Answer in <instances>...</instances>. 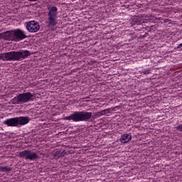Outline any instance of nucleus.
I'll list each match as a JSON object with an SVG mask.
<instances>
[{"mask_svg":"<svg viewBox=\"0 0 182 182\" xmlns=\"http://www.w3.org/2000/svg\"><path fill=\"white\" fill-rule=\"evenodd\" d=\"M28 36H26L25 31L21 28H17L11 31H7L6 32L0 33V39L4 41H11V42H19L26 39Z\"/></svg>","mask_w":182,"mask_h":182,"instance_id":"obj_1","label":"nucleus"},{"mask_svg":"<svg viewBox=\"0 0 182 182\" xmlns=\"http://www.w3.org/2000/svg\"><path fill=\"white\" fill-rule=\"evenodd\" d=\"M31 55H33V53H31L29 50H21L19 51H11L0 54V60H23L26 59Z\"/></svg>","mask_w":182,"mask_h":182,"instance_id":"obj_2","label":"nucleus"},{"mask_svg":"<svg viewBox=\"0 0 182 182\" xmlns=\"http://www.w3.org/2000/svg\"><path fill=\"white\" fill-rule=\"evenodd\" d=\"M92 112L85 111L75 112L68 117H65L63 120H73V122H90Z\"/></svg>","mask_w":182,"mask_h":182,"instance_id":"obj_3","label":"nucleus"},{"mask_svg":"<svg viewBox=\"0 0 182 182\" xmlns=\"http://www.w3.org/2000/svg\"><path fill=\"white\" fill-rule=\"evenodd\" d=\"M36 95L31 92H24L18 94V96L14 97L11 100L12 105H23V103H28V102H33L36 99Z\"/></svg>","mask_w":182,"mask_h":182,"instance_id":"obj_4","label":"nucleus"},{"mask_svg":"<svg viewBox=\"0 0 182 182\" xmlns=\"http://www.w3.org/2000/svg\"><path fill=\"white\" fill-rule=\"evenodd\" d=\"M48 28H53V26H56L58 22H56V19H58V7L56 6H48Z\"/></svg>","mask_w":182,"mask_h":182,"instance_id":"obj_5","label":"nucleus"},{"mask_svg":"<svg viewBox=\"0 0 182 182\" xmlns=\"http://www.w3.org/2000/svg\"><path fill=\"white\" fill-rule=\"evenodd\" d=\"M18 157L25 159V160L34 161V160L39 159V155L36 152H33L31 150H24L18 153Z\"/></svg>","mask_w":182,"mask_h":182,"instance_id":"obj_6","label":"nucleus"},{"mask_svg":"<svg viewBox=\"0 0 182 182\" xmlns=\"http://www.w3.org/2000/svg\"><path fill=\"white\" fill-rule=\"evenodd\" d=\"M25 25L28 32H30L31 33H35V32H38V31L41 29V26L39 25V23L36 21H31L26 22Z\"/></svg>","mask_w":182,"mask_h":182,"instance_id":"obj_7","label":"nucleus"},{"mask_svg":"<svg viewBox=\"0 0 182 182\" xmlns=\"http://www.w3.org/2000/svg\"><path fill=\"white\" fill-rule=\"evenodd\" d=\"M149 20L142 18L141 17H139L137 16H134L132 18V25H143V23H147Z\"/></svg>","mask_w":182,"mask_h":182,"instance_id":"obj_8","label":"nucleus"},{"mask_svg":"<svg viewBox=\"0 0 182 182\" xmlns=\"http://www.w3.org/2000/svg\"><path fill=\"white\" fill-rule=\"evenodd\" d=\"M4 124L11 127H18V118H10L7 119L6 121H4Z\"/></svg>","mask_w":182,"mask_h":182,"instance_id":"obj_9","label":"nucleus"},{"mask_svg":"<svg viewBox=\"0 0 182 182\" xmlns=\"http://www.w3.org/2000/svg\"><path fill=\"white\" fill-rule=\"evenodd\" d=\"M29 117H17L18 126H25L29 123Z\"/></svg>","mask_w":182,"mask_h":182,"instance_id":"obj_10","label":"nucleus"},{"mask_svg":"<svg viewBox=\"0 0 182 182\" xmlns=\"http://www.w3.org/2000/svg\"><path fill=\"white\" fill-rule=\"evenodd\" d=\"M132 140V134H124L123 135L121 136V138L119 141L121 143H129Z\"/></svg>","mask_w":182,"mask_h":182,"instance_id":"obj_11","label":"nucleus"},{"mask_svg":"<svg viewBox=\"0 0 182 182\" xmlns=\"http://www.w3.org/2000/svg\"><path fill=\"white\" fill-rule=\"evenodd\" d=\"M66 154H68V152H66V151H57L53 154V159H55V160H59V159L65 157Z\"/></svg>","mask_w":182,"mask_h":182,"instance_id":"obj_12","label":"nucleus"},{"mask_svg":"<svg viewBox=\"0 0 182 182\" xmlns=\"http://www.w3.org/2000/svg\"><path fill=\"white\" fill-rule=\"evenodd\" d=\"M0 171L8 173V171H12V168L9 166H0Z\"/></svg>","mask_w":182,"mask_h":182,"instance_id":"obj_13","label":"nucleus"},{"mask_svg":"<svg viewBox=\"0 0 182 182\" xmlns=\"http://www.w3.org/2000/svg\"><path fill=\"white\" fill-rule=\"evenodd\" d=\"M101 116H105L107 113H110V109H103L102 111H100Z\"/></svg>","mask_w":182,"mask_h":182,"instance_id":"obj_14","label":"nucleus"},{"mask_svg":"<svg viewBox=\"0 0 182 182\" xmlns=\"http://www.w3.org/2000/svg\"><path fill=\"white\" fill-rule=\"evenodd\" d=\"M141 73H143V75H150V70H145L144 71L141 72Z\"/></svg>","mask_w":182,"mask_h":182,"instance_id":"obj_15","label":"nucleus"},{"mask_svg":"<svg viewBox=\"0 0 182 182\" xmlns=\"http://www.w3.org/2000/svg\"><path fill=\"white\" fill-rule=\"evenodd\" d=\"M176 130H178L179 132H182V124L178 125L177 127H176Z\"/></svg>","mask_w":182,"mask_h":182,"instance_id":"obj_16","label":"nucleus"},{"mask_svg":"<svg viewBox=\"0 0 182 182\" xmlns=\"http://www.w3.org/2000/svg\"><path fill=\"white\" fill-rule=\"evenodd\" d=\"M95 117H100V116H102V113L100 112H97L95 114Z\"/></svg>","mask_w":182,"mask_h":182,"instance_id":"obj_17","label":"nucleus"}]
</instances>
